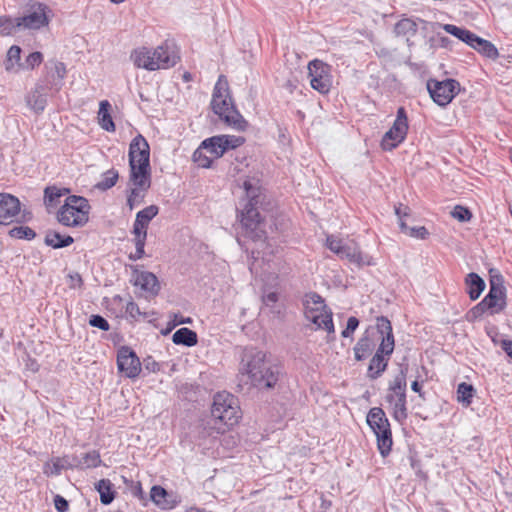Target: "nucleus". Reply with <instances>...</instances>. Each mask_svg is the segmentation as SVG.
<instances>
[{
    "mask_svg": "<svg viewBox=\"0 0 512 512\" xmlns=\"http://www.w3.org/2000/svg\"><path fill=\"white\" fill-rule=\"evenodd\" d=\"M240 371L246 374L251 383L260 389L275 388L280 376V368L266 361V354L256 349H246L243 353Z\"/></svg>",
    "mask_w": 512,
    "mask_h": 512,
    "instance_id": "obj_1",
    "label": "nucleus"
},
{
    "mask_svg": "<svg viewBox=\"0 0 512 512\" xmlns=\"http://www.w3.org/2000/svg\"><path fill=\"white\" fill-rule=\"evenodd\" d=\"M244 188L248 200L241 212V224L246 236L255 241L266 239V231L260 216L259 208H262L264 196L260 189L254 187L249 181H245Z\"/></svg>",
    "mask_w": 512,
    "mask_h": 512,
    "instance_id": "obj_2",
    "label": "nucleus"
},
{
    "mask_svg": "<svg viewBox=\"0 0 512 512\" xmlns=\"http://www.w3.org/2000/svg\"><path fill=\"white\" fill-rule=\"evenodd\" d=\"M211 107L215 114H217L229 127L237 131H245L248 122L236 109L229 95L228 83L224 76L221 75L215 84Z\"/></svg>",
    "mask_w": 512,
    "mask_h": 512,
    "instance_id": "obj_3",
    "label": "nucleus"
},
{
    "mask_svg": "<svg viewBox=\"0 0 512 512\" xmlns=\"http://www.w3.org/2000/svg\"><path fill=\"white\" fill-rule=\"evenodd\" d=\"M375 329L381 342L368 367V376L372 379L378 378L386 370L395 346L391 322L386 317H377Z\"/></svg>",
    "mask_w": 512,
    "mask_h": 512,
    "instance_id": "obj_4",
    "label": "nucleus"
},
{
    "mask_svg": "<svg viewBox=\"0 0 512 512\" xmlns=\"http://www.w3.org/2000/svg\"><path fill=\"white\" fill-rule=\"evenodd\" d=\"M211 416L214 421L213 429L217 430V433L225 431L224 428L217 426L218 422L227 427L235 425L240 418L237 399L226 391L218 392L213 398Z\"/></svg>",
    "mask_w": 512,
    "mask_h": 512,
    "instance_id": "obj_5",
    "label": "nucleus"
},
{
    "mask_svg": "<svg viewBox=\"0 0 512 512\" xmlns=\"http://www.w3.org/2000/svg\"><path fill=\"white\" fill-rule=\"evenodd\" d=\"M506 306V288L502 275L495 274L490 277V289L483 300L474 306L469 314L473 318L482 316L486 311L491 314L499 313Z\"/></svg>",
    "mask_w": 512,
    "mask_h": 512,
    "instance_id": "obj_6",
    "label": "nucleus"
},
{
    "mask_svg": "<svg viewBox=\"0 0 512 512\" xmlns=\"http://www.w3.org/2000/svg\"><path fill=\"white\" fill-rule=\"evenodd\" d=\"M90 204L81 196L71 195L57 212V220L67 227H82L89 220Z\"/></svg>",
    "mask_w": 512,
    "mask_h": 512,
    "instance_id": "obj_7",
    "label": "nucleus"
},
{
    "mask_svg": "<svg viewBox=\"0 0 512 512\" xmlns=\"http://www.w3.org/2000/svg\"><path fill=\"white\" fill-rule=\"evenodd\" d=\"M303 305L306 319L312 322L317 329H323L328 333L334 332L332 312L319 294L314 292L306 294Z\"/></svg>",
    "mask_w": 512,
    "mask_h": 512,
    "instance_id": "obj_8",
    "label": "nucleus"
},
{
    "mask_svg": "<svg viewBox=\"0 0 512 512\" xmlns=\"http://www.w3.org/2000/svg\"><path fill=\"white\" fill-rule=\"evenodd\" d=\"M367 423L377 438V446L380 454L386 457L393 444L389 421L381 408H372L367 415Z\"/></svg>",
    "mask_w": 512,
    "mask_h": 512,
    "instance_id": "obj_9",
    "label": "nucleus"
},
{
    "mask_svg": "<svg viewBox=\"0 0 512 512\" xmlns=\"http://www.w3.org/2000/svg\"><path fill=\"white\" fill-rule=\"evenodd\" d=\"M406 386V374L404 370H401L390 383L385 397L392 410L394 419L400 423L408 416L406 408Z\"/></svg>",
    "mask_w": 512,
    "mask_h": 512,
    "instance_id": "obj_10",
    "label": "nucleus"
},
{
    "mask_svg": "<svg viewBox=\"0 0 512 512\" xmlns=\"http://www.w3.org/2000/svg\"><path fill=\"white\" fill-rule=\"evenodd\" d=\"M427 90L433 101L439 106L448 105L460 91V84L455 79H445L438 81L429 79L427 81Z\"/></svg>",
    "mask_w": 512,
    "mask_h": 512,
    "instance_id": "obj_11",
    "label": "nucleus"
},
{
    "mask_svg": "<svg viewBox=\"0 0 512 512\" xmlns=\"http://www.w3.org/2000/svg\"><path fill=\"white\" fill-rule=\"evenodd\" d=\"M408 118L404 107L397 110L396 119L392 127L384 134L381 146L384 150L391 151L401 144L408 132Z\"/></svg>",
    "mask_w": 512,
    "mask_h": 512,
    "instance_id": "obj_12",
    "label": "nucleus"
},
{
    "mask_svg": "<svg viewBox=\"0 0 512 512\" xmlns=\"http://www.w3.org/2000/svg\"><path fill=\"white\" fill-rule=\"evenodd\" d=\"M308 71L311 87L321 94L328 93L332 85L330 66L315 59L309 62Z\"/></svg>",
    "mask_w": 512,
    "mask_h": 512,
    "instance_id": "obj_13",
    "label": "nucleus"
},
{
    "mask_svg": "<svg viewBox=\"0 0 512 512\" xmlns=\"http://www.w3.org/2000/svg\"><path fill=\"white\" fill-rule=\"evenodd\" d=\"M47 7L41 3L32 4L22 17H18L21 30H36L48 25Z\"/></svg>",
    "mask_w": 512,
    "mask_h": 512,
    "instance_id": "obj_14",
    "label": "nucleus"
},
{
    "mask_svg": "<svg viewBox=\"0 0 512 512\" xmlns=\"http://www.w3.org/2000/svg\"><path fill=\"white\" fill-rule=\"evenodd\" d=\"M118 370L128 378H136L141 372V363L136 353L127 346H122L117 353Z\"/></svg>",
    "mask_w": 512,
    "mask_h": 512,
    "instance_id": "obj_15",
    "label": "nucleus"
},
{
    "mask_svg": "<svg viewBox=\"0 0 512 512\" xmlns=\"http://www.w3.org/2000/svg\"><path fill=\"white\" fill-rule=\"evenodd\" d=\"M20 212V201L17 197L0 193V225L13 223Z\"/></svg>",
    "mask_w": 512,
    "mask_h": 512,
    "instance_id": "obj_16",
    "label": "nucleus"
},
{
    "mask_svg": "<svg viewBox=\"0 0 512 512\" xmlns=\"http://www.w3.org/2000/svg\"><path fill=\"white\" fill-rule=\"evenodd\" d=\"M155 56L154 62L159 64V69L173 67L179 60V56L173 43L165 42L155 49H152Z\"/></svg>",
    "mask_w": 512,
    "mask_h": 512,
    "instance_id": "obj_17",
    "label": "nucleus"
},
{
    "mask_svg": "<svg viewBox=\"0 0 512 512\" xmlns=\"http://www.w3.org/2000/svg\"><path fill=\"white\" fill-rule=\"evenodd\" d=\"M155 56L154 62L159 64V69L173 67L179 60V56L173 43L165 42L155 49H152Z\"/></svg>",
    "mask_w": 512,
    "mask_h": 512,
    "instance_id": "obj_18",
    "label": "nucleus"
},
{
    "mask_svg": "<svg viewBox=\"0 0 512 512\" xmlns=\"http://www.w3.org/2000/svg\"><path fill=\"white\" fill-rule=\"evenodd\" d=\"M130 181L141 190H148L151 185L150 162H129Z\"/></svg>",
    "mask_w": 512,
    "mask_h": 512,
    "instance_id": "obj_19",
    "label": "nucleus"
},
{
    "mask_svg": "<svg viewBox=\"0 0 512 512\" xmlns=\"http://www.w3.org/2000/svg\"><path fill=\"white\" fill-rule=\"evenodd\" d=\"M339 257L342 259H347L349 262L355 263L358 266L374 264L372 257L367 254H363L360 251L358 245L353 240L345 241Z\"/></svg>",
    "mask_w": 512,
    "mask_h": 512,
    "instance_id": "obj_20",
    "label": "nucleus"
},
{
    "mask_svg": "<svg viewBox=\"0 0 512 512\" xmlns=\"http://www.w3.org/2000/svg\"><path fill=\"white\" fill-rule=\"evenodd\" d=\"M129 162H150V147L146 139L138 134L129 146Z\"/></svg>",
    "mask_w": 512,
    "mask_h": 512,
    "instance_id": "obj_21",
    "label": "nucleus"
},
{
    "mask_svg": "<svg viewBox=\"0 0 512 512\" xmlns=\"http://www.w3.org/2000/svg\"><path fill=\"white\" fill-rule=\"evenodd\" d=\"M153 50L147 47H140L131 53V60L137 68H142L148 71L159 70V64L154 62Z\"/></svg>",
    "mask_w": 512,
    "mask_h": 512,
    "instance_id": "obj_22",
    "label": "nucleus"
},
{
    "mask_svg": "<svg viewBox=\"0 0 512 512\" xmlns=\"http://www.w3.org/2000/svg\"><path fill=\"white\" fill-rule=\"evenodd\" d=\"M66 469H75L72 457H55L43 465V473L48 477L58 476Z\"/></svg>",
    "mask_w": 512,
    "mask_h": 512,
    "instance_id": "obj_23",
    "label": "nucleus"
},
{
    "mask_svg": "<svg viewBox=\"0 0 512 512\" xmlns=\"http://www.w3.org/2000/svg\"><path fill=\"white\" fill-rule=\"evenodd\" d=\"M134 285L139 286L143 291L151 294H157L159 283L157 277L148 271L134 272Z\"/></svg>",
    "mask_w": 512,
    "mask_h": 512,
    "instance_id": "obj_24",
    "label": "nucleus"
},
{
    "mask_svg": "<svg viewBox=\"0 0 512 512\" xmlns=\"http://www.w3.org/2000/svg\"><path fill=\"white\" fill-rule=\"evenodd\" d=\"M151 500L161 509H173L177 504L178 500L173 498L163 487L155 485L150 491Z\"/></svg>",
    "mask_w": 512,
    "mask_h": 512,
    "instance_id": "obj_25",
    "label": "nucleus"
},
{
    "mask_svg": "<svg viewBox=\"0 0 512 512\" xmlns=\"http://www.w3.org/2000/svg\"><path fill=\"white\" fill-rule=\"evenodd\" d=\"M27 106L36 114H40L44 111L47 100L44 93V88L41 85H37L31 92L26 95Z\"/></svg>",
    "mask_w": 512,
    "mask_h": 512,
    "instance_id": "obj_26",
    "label": "nucleus"
},
{
    "mask_svg": "<svg viewBox=\"0 0 512 512\" xmlns=\"http://www.w3.org/2000/svg\"><path fill=\"white\" fill-rule=\"evenodd\" d=\"M375 345V339L371 337L370 330L367 329L353 348L355 359L361 361L367 358L374 350Z\"/></svg>",
    "mask_w": 512,
    "mask_h": 512,
    "instance_id": "obj_27",
    "label": "nucleus"
},
{
    "mask_svg": "<svg viewBox=\"0 0 512 512\" xmlns=\"http://www.w3.org/2000/svg\"><path fill=\"white\" fill-rule=\"evenodd\" d=\"M75 469L96 468L101 464L100 454L96 450L72 456Z\"/></svg>",
    "mask_w": 512,
    "mask_h": 512,
    "instance_id": "obj_28",
    "label": "nucleus"
},
{
    "mask_svg": "<svg viewBox=\"0 0 512 512\" xmlns=\"http://www.w3.org/2000/svg\"><path fill=\"white\" fill-rule=\"evenodd\" d=\"M465 283L470 299H478L485 288L484 280L478 274L472 272L466 276Z\"/></svg>",
    "mask_w": 512,
    "mask_h": 512,
    "instance_id": "obj_29",
    "label": "nucleus"
},
{
    "mask_svg": "<svg viewBox=\"0 0 512 512\" xmlns=\"http://www.w3.org/2000/svg\"><path fill=\"white\" fill-rule=\"evenodd\" d=\"M73 242V237L69 235H61L59 232L53 230L47 231L44 239V243L54 249L67 247Z\"/></svg>",
    "mask_w": 512,
    "mask_h": 512,
    "instance_id": "obj_30",
    "label": "nucleus"
},
{
    "mask_svg": "<svg viewBox=\"0 0 512 512\" xmlns=\"http://www.w3.org/2000/svg\"><path fill=\"white\" fill-rule=\"evenodd\" d=\"M111 104L107 100H103L99 104L98 122L102 129L108 132L115 131V124L110 114Z\"/></svg>",
    "mask_w": 512,
    "mask_h": 512,
    "instance_id": "obj_31",
    "label": "nucleus"
},
{
    "mask_svg": "<svg viewBox=\"0 0 512 512\" xmlns=\"http://www.w3.org/2000/svg\"><path fill=\"white\" fill-rule=\"evenodd\" d=\"M172 341L176 345L187 347L195 346L198 342L197 333L189 328H180L172 336Z\"/></svg>",
    "mask_w": 512,
    "mask_h": 512,
    "instance_id": "obj_32",
    "label": "nucleus"
},
{
    "mask_svg": "<svg viewBox=\"0 0 512 512\" xmlns=\"http://www.w3.org/2000/svg\"><path fill=\"white\" fill-rule=\"evenodd\" d=\"M470 47L490 59H496L498 57V50L495 45L488 40L480 38L477 35L473 42L470 43Z\"/></svg>",
    "mask_w": 512,
    "mask_h": 512,
    "instance_id": "obj_33",
    "label": "nucleus"
},
{
    "mask_svg": "<svg viewBox=\"0 0 512 512\" xmlns=\"http://www.w3.org/2000/svg\"><path fill=\"white\" fill-rule=\"evenodd\" d=\"M95 489L100 495V501L103 505H109L115 498L113 484L109 479H101L95 484Z\"/></svg>",
    "mask_w": 512,
    "mask_h": 512,
    "instance_id": "obj_34",
    "label": "nucleus"
},
{
    "mask_svg": "<svg viewBox=\"0 0 512 512\" xmlns=\"http://www.w3.org/2000/svg\"><path fill=\"white\" fill-rule=\"evenodd\" d=\"M202 149H205L214 158H220L225 153L221 135L213 136L202 141Z\"/></svg>",
    "mask_w": 512,
    "mask_h": 512,
    "instance_id": "obj_35",
    "label": "nucleus"
},
{
    "mask_svg": "<svg viewBox=\"0 0 512 512\" xmlns=\"http://www.w3.org/2000/svg\"><path fill=\"white\" fill-rule=\"evenodd\" d=\"M70 192L68 188H59L57 186H48L44 190V203L47 207L56 206L59 198Z\"/></svg>",
    "mask_w": 512,
    "mask_h": 512,
    "instance_id": "obj_36",
    "label": "nucleus"
},
{
    "mask_svg": "<svg viewBox=\"0 0 512 512\" xmlns=\"http://www.w3.org/2000/svg\"><path fill=\"white\" fill-rule=\"evenodd\" d=\"M442 28L449 34L453 35L454 37L458 38L459 40L463 41L467 45L470 46V43L473 42V40L476 37V34L472 33L471 31L458 27L453 24H444L442 25Z\"/></svg>",
    "mask_w": 512,
    "mask_h": 512,
    "instance_id": "obj_37",
    "label": "nucleus"
},
{
    "mask_svg": "<svg viewBox=\"0 0 512 512\" xmlns=\"http://www.w3.org/2000/svg\"><path fill=\"white\" fill-rule=\"evenodd\" d=\"M474 393L475 389L471 384L462 382L457 388V400L467 407L471 404Z\"/></svg>",
    "mask_w": 512,
    "mask_h": 512,
    "instance_id": "obj_38",
    "label": "nucleus"
},
{
    "mask_svg": "<svg viewBox=\"0 0 512 512\" xmlns=\"http://www.w3.org/2000/svg\"><path fill=\"white\" fill-rule=\"evenodd\" d=\"M416 31L417 24L408 18L401 19L394 27V32L397 36L414 35Z\"/></svg>",
    "mask_w": 512,
    "mask_h": 512,
    "instance_id": "obj_39",
    "label": "nucleus"
},
{
    "mask_svg": "<svg viewBox=\"0 0 512 512\" xmlns=\"http://www.w3.org/2000/svg\"><path fill=\"white\" fill-rule=\"evenodd\" d=\"M17 30H21L18 22V17L0 16V33L2 35H11Z\"/></svg>",
    "mask_w": 512,
    "mask_h": 512,
    "instance_id": "obj_40",
    "label": "nucleus"
},
{
    "mask_svg": "<svg viewBox=\"0 0 512 512\" xmlns=\"http://www.w3.org/2000/svg\"><path fill=\"white\" fill-rule=\"evenodd\" d=\"M118 178L119 174L116 170H108L102 175V179L96 184V187L103 191L110 189L116 184Z\"/></svg>",
    "mask_w": 512,
    "mask_h": 512,
    "instance_id": "obj_41",
    "label": "nucleus"
},
{
    "mask_svg": "<svg viewBox=\"0 0 512 512\" xmlns=\"http://www.w3.org/2000/svg\"><path fill=\"white\" fill-rule=\"evenodd\" d=\"M9 235L17 239L32 240L35 238L36 233L33 229L28 226L14 227L9 231Z\"/></svg>",
    "mask_w": 512,
    "mask_h": 512,
    "instance_id": "obj_42",
    "label": "nucleus"
},
{
    "mask_svg": "<svg viewBox=\"0 0 512 512\" xmlns=\"http://www.w3.org/2000/svg\"><path fill=\"white\" fill-rule=\"evenodd\" d=\"M158 212L159 208L156 205H150L139 211L135 220L148 225L149 222L158 214Z\"/></svg>",
    "mask_w": 512,
    "mask_h": 512,
    "instance_id": "obj_43",
    "label": "nucleus"
},
{
    "mask_svg": "<svg viewBox=\"0 0 512 512\" xmlns=\"http://www.w3.org/2000/svg\"><path fill=\"white\" fill-rule=\"evenodd\" d=\"M21 55V48L19 46L13 45L7 52V61H6V70L11 71L14 69L15 65L19 63Z\"/></svg>",
    "mask_w": 512,
    "mask_h": 512,
    "instance_id": "obj_44",
    "label": "nucleus"
},
{
    "mask_svg": "<svg viewBox=\"0 0 512 512\" xmlns=\"http://www.w3.org/2000/svg\"><path fill=\"white\" fill-rule=\"evenodd\" d=\"M145 190H141L138 187H134L130 190V193L127 198V205L130 210H133L136 206L141 204L144 200V192Z\"/></svg>",
    "mask_w": 512,
    "mask_h": 512,
    "instance_id": "obj_45",
    "label": "nucleus"
},
{
    "mask_svg": "<svg viewBox=\"0 0 512 512\" xmlns=\"http://www.w3.org/2000/svg\"><path fill=\"white\" fill-rule=\"evenodd\" d=\"M205 149H202V144L194 151L193 161L202 168H209L212 164V159L205 154Z\"/></svg>",
    "mask_w": 512,
    "mask_h": 512,
    "instance_id": "obj_46",
    "label": "nucleus"
},
{
    "mask_svg": "<svg viewBox=\"0 0 512 512\" xmlns=\"http://www.w3.org/2000/svg\"><path fill=\"white\" fill-rule=\"evenodd\" d=\"M451 216L460 222H468L472 218V213L468 208L456 205L451 211Z\"/></svg>",
    "mask_w": 512,
    "mask_h": 512,
    "instance_id": "obj_47",
    "label": "nucleus"
},
{
    "mask_svg": "<svg viewBox=\"0 0 512 512\" xmlns=\"http://www.w3.org/2000/svg\"><path fill=\"white\" fill-rule=\"evenodd\" d=\"M223 145L225 146V152L229 149H235L241 146L245 139L242 136H233V135H221Z\"/></svg>",
    "mask_w": 512,
    "mask_h": 512,
    "instance_id": "obj_48",
    "label": "nucleus"
},
{
    "mask_svg": "<svg viewBox=\"0 0 512 512\" xmlns=\"http://www.w3.org/2000/svg\"><path fill=\"white\" fill-rule=\"evenodd\" d=\"M89 324L92 327L99 328L103 331H108L110 329V325L108 321L101 315H92L89 319Z\"/></svg>",
    "mask_w": 512,
    "mask_h": 512,
    "instance_id": "obj_49",
    "label": "nucleus"
},
{
    "mask_svg": "<svg viewBox=\"0 0 512 512\" xmlns=\"http://www.w3.org/2000/svg\"><path fill=\"white\" fill-rule=\"evenodd\" d=\"M346 240L335 238L334 236H328L326 239L327 247L339 256L341 249Z\"/></svg>",
    "mask_w": 512,
    "mask_h": 512,
    "instance_id": "obj_50",
    "label": "nucleus"
},
{
    "mask_svg": "<svg viewBox=\"0 0 512 512\" xmlns=\"http://www.w3.org/2000/svg\"><path fill=\"white\" fill-rule=\"evenodd\" d=\"M147 227V224L135 220L133 225V234L135 236L134 239H141L142 241H146Z\"/></svg>",
    "mask_w": 512,
    "mask_h": 512,
    "instance_id": "obj_51",
    "label": "nucleus"
},
{
    "mask_svg": "<svg viewBox=\"0 0 512 512\" xmlns=\"http://www.w3.org/2000/svg\"><path fill=\"white\" fill-rule=\"evenodd\" d=\"M358 326H359V320L354 316L349 317L347 320L346 328L341 333L342 337H345V338L350 337L354 333V331L358 328Z\"/></svg>",
    "mask_w": 512,
    "mask_h": 512,
    "instance_id": "obj_52",
    "label": "nucleus"
},
{
    "mask_svg": "<svg viewBox=\"0 0 512 512\" xmlns=\"http://www.w3.org/2000/svg\"><path fill=\"white\" fill-rule=\"evenodd\" d=\"M134 243H135L136 250H135L134 254L129 255V259L136 261V260L143 258L144 254H145V251H144L145 241H142L141 239H134Z\"/></svg>",
    "mask_w": 512,
    "mask_h": 512,
    "instance_id": "obj_53",
    "label": "nucleus"
},
{
    "mask_svg": "<svg viewBox=\"0 0 512 512\" xmlns=\"http://www.w3.org/2000/svg\"><path fill=\"white\" fill-rule=\"evenodd\" d=\"M43 61V55L40 52L30 53L26 58L27 68L33 69L36 66H39Z\"/></svg>",
    "mask_w": 512,
    "mask_h": 512,
    "instance_id": "obj_54",
    "label": "nucleus"
},
{
    "mask_svg": "<svg viewBox=\"0 0 512 512\" xmlns=\"http://www.w3.org/2000/svg\"><path fill=\"white\" fill-rule=\"evenodd\" d=\"M411 237L419 238V239H425L428 235V231L424 226L420 227H411L409 229V233Z\"/></svg>",
    "mask_w": 512,
    "mask_h": 512,
    "instance_id": "obj_55",
    "label": "nucleus"
},
{
    "mask_svg": "<svg viewBox=\"0 0 512 512\" xmlns=\"http://www.w3.org/2000/svg\"><path fill=\"white\" fill-rule=\"evenodd\" d=\"M125 311L133 319L141 315L138 305L133 301L127 303Z\"/></svg>",
    "mask_w": 512,
    "mask_h": 512,
    "instance_id": "obj_56",
    "label": "nucleus"
},
{
    "mask_svg": "<svg viewBox=\"0 0 512 512\" xmlns=\"http://www.w3.org/2000/svg\"><path fill=\"white\" fill-rule=\"evenodd\" d=\"M54 505H55V508L59 511V512H65L68 510V501L63 498L62 496L60 495H56L55 498H54Z\"/></svg>",
    "mask_w": 512,
    "mask_h": 512,
    "instance_id": "obj_57",
    "label": "nucleus"
},
{
    "mask_svg": "<svg viewBox=\"0 0 512 512\" xmlns=\"http://www.w3.org/2000/svg\"><path fill=\"white\" fill-rule=\"evenodd\" d=\"M54 73L60 80H63L66 74V68L64 63L55 61L53 62Z\"/></svg>",
    "mask_w": 512,
    "mask_h": 512,
    "instance_id": "obj_58",
    "label": "nucleus"
},
{
    "mask_svg": "<svg viewBox=\"0 0 512 512\" xmlns=\"http://www.w3.org/2000/svg\"><path fill=\"white\" fill-rule=\"evenodd\" d=\"M278 300V295L276 292H269L268 294L263 296V303L266 306H272Z\"/></svg>",
    "mask_w": 512,
    "mask_h": 512,
    "instance_id": "obj_59",
    "label": "nucleus"
},
{
    "mask_svg": "<svg viewBox=\"0 0 512 512\" xmlns=\"http://www.w3.org/2000/svg\"><path fill=\"white\" fill-rule=\"evenodd\" d=\"M395 213L399 219H402L403 217L409 215V208L400 204L399 206L395 207Z\"/></svg>",
    "mask_w": 512,
    "mask_h": 512,
    "instance_id": "obj_60",
    "label": "nucleus"
},
{
    "mask_svg": "<svg viewBox=\"0 0 512 512\" xmlns=\"http://www.w3.org/2000/svg\"><path fill=\"white\" fill-rule=\"evenodd\" d=\"M132 494L133 496L139 498V499H143L144 498V494H143V490H142V486H141V483L138 482L132 489Z\"/></svg>",
    "mask_w": 512,
    "mask_h": 512,
    "instance_id": "obj_61",
    "label": "nucleus"
},
{
    "mask_svg": "<svg viewBox=\"0 0 512 512\" xmlns=\"http://www.w3.org/2000/svg\"><path fill=\"white\" fill-rule=\"evenodd\" d=\"M70 279L72 282V287H75L76 285L80 286L82 284V278L78 273L70 275Z\"/></svg>",
    "mask_w": 512,
    "mask_h": 512,
    "instance_id": "obj_62",
    "label": "nucleus"
},
{
    "mask_svg": "<svg viewBox=\"0 0 512 512\" xmlns=\"http://www.w3.org/2000/svg\"><path fill=\"white\" fill-rule=\"evenodd\" d=\"M503 349L512 358V341H505L503 343Z\"/></svg>",
    "mask_w": 512,
    "mask_h": 512,
    "instance_id": "obj_63",
    "label": "nucleus"
},
{
    "mask_svg": "<svg viewBox=\"0 0 512 512\" xmlns=\"http://www.w3.org/2000/svg\"><path fill=\"white\" fill-rule=\"evenodd\" d=\"M411 389L421 395V384L418 381L412 382Z\"/></svg>",
    "mask_w": 512,
    "mask_h": 512,
    "instance_id": "obj_64",
    "label": "nucleus"
}]
</instances>
